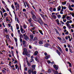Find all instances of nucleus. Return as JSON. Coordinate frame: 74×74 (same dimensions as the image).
Here are the masks:
<instances>
[{
  "label": "nucleus",
  "mask_w": 74,
  "mask_h": 74,
  "mask_svg": "<svg viewBox=\"0 0 74 74\" xmlns=\"http://www.w3.org/2000/svg\"><path fill=\"white\" fill-rule=\"evenodd\" d=\"M30 13L32 15V18L34 21H35L36 22H37V21L36 20V19H37V17H36V16H35V15L34 14V11L32 10V11H31Z\"/></svg>",
  "instance_id": "nucleus-1"
},
{
  "label": "nucleus",
  "mask_w": 74,
  "mask_h": 74,
  "mask_svg": "<svg viewBox=\"0 0 74 74\" xmlns=\"http://www.w3.org/2000/svg\"><path fill=\"white\" fill-rule=\"evenodd\" d=\"M37 20L38 22H39V23H40L41 22H42V20H41V19L40 17H38V18H37Z\"/></svg>",
  "instance_id": "nucleus-2"
},
{
  "label": "nucleus",
  "mask_w": 74,
  "mask_h": 74,
  "mask_svg": "<svg viewBox=\"0 0 74 74\" xmlns=\"http://www.w3.org/2000/svg\"><path fill=\"white\" fill-rule=\"evenodd\" d=\"M24 37L25 40L27 41H28V40H29V37H28L27 35H25V36Z\"/></svg>",
  "instance_id": "nucleus-3"
},
{
  "label": "nucleus",
  "mask_w": 74,
  "mask_h": 74,
  "mask_svg": "<svg viewBox=\"0 0 74 74\" xmlns=\"http://www.w3.org/2000/svg\"><path fill=\"white\" fill-rule=\"evenodd\" d=\"M53 67L55 68V69L57 70H58V67H59L58 66L54 64L53 65Z\"/></svg>",
  "instance_id": "nucleus-4"
},
{
  "label": "nucleus",
  "mask_w": 74,
  "mask_h": 74,
  "mask_svg": "<svg viewBox=\"0 0 74 74\" xmlns=\"http://www.w3.org/2000/svg\"><path fill=\"white\" fill-rule=\"evenodd\" d=\"M16 11H17L18 10H19V4H17V6H16Z\"/></svg>",
  "instance_id": "nucleus-5"
},
{
  "label": "nucleus",
  "mask_w": 74,
  "mask_h": 74,
  "mask_svg": "<svg viewBox=\"0 0 74 74\" xmlns=\"http://www.w3.org/2000/svg\"><path fill=\"white\" fill-rule=\"evenodd\" d=\"M29 54V52L28 51L25 52L24 51L23 53V55H27L28 54Z\"/></svg>",
  "instance_id": "nucleus-6"
},
{
  "label": "nucleus",
  "mask_w": 74,
  "mask_h": 74,
  "mask_svg": "<svg viewBox=\"0 0 74 74\" xmlns=\"http://www.w3.org/2000/svg\"><path fill=\"white\" fill-rule=\"evenodd\" d=\"M40 15L41 16V17H42V18L44 20H45V15H44L41 14H40Z\"/></svg>",
  "instance_id": "nucleus-7"
},
{
  "label": "nucleus",
  "mask_w": 74,
  "mask_h": 74,
  "mask_svg": "<svg viewBox=\"0 0 74 74\" xmlns=\"http://www.w3.org/2000/svg\"><path fill=\"white\" fill-rule=\"evenodd\" d=\"M69 8L71 11H73V9L71 8V6L70 5H69Z\"/></svg>",
  "instance_id": "nucleus-8"
},
{
  "label": "nucleus",
  "mask_w": 74,
  "mask_h": 74,
  "mask_svg": "<svg viewBox=\"0 0 74 74\" xmlns=\"http://www.w3.org/2000/svg\"><path fill=\"white\" fill-rule=\"evenodd\" d=\"M56 52L59 55V56H60L61 55V53L60 52V51H59L58 50H56Z\"/></svg>",
  "instance_id": "nucleus-9"
},
{
  "label": "nucleus",
  "mask_w": 74,
  "mask_h": 74,
  "mask_svg": "<svg viewBox=\"0 0 74 74\" xmlns=\"http://www.w3.org/2000/svg\"><path fill=\"white\" fill-rule=\"evenodd\" d=\"M51 17H52V18H54V19H56V16H55V15H51Z\"/></svg>",
  "instance_id": "nucleus-10"
},
{
  "label": "nucleus",
  "mask_w": 74,
  "mask_h": 74,
  "mask_svg": "<svg viewBox=\"0 0 74 74\" xmlns=\"http://www.w3.org/2000/svg\"><path fill=\"white\" fill-rule=\"evenodd\" d=\"M58 49H59V51L61 52V53H62V49L60 47H58Z\"/></svg>",
  "instance_id": "nucleus-11"
},
{
  "label": "nucleus",
  "mask_w": 74,
  "mask_h": 74,
  "mask_svg": "<svg viewBox=\"0 0 74 74\" xmlns=\"http://www.w3.org/2000/svg\"><path fill=\"white\" fill-rule=\"evenodd\" d=\"M49 58H50V55H48L45 57V59L47 60L48 59H49Z\"/></svg>",
  "instance_id": "nucleus-12"
},
{
  "label": "nucleus",
  "mask_w": 74,
  "mask_h": 74,
  "mask_svg": "<svg viewBox=\"0 0 74 74\" xmlns=\"http://www.w3.org/2000/svg\"><path fill=\"white\" fill-rule=\"evenodd\" d=\"M58 11H60V9H61V6H59L58 8Z\"/></svg>",
  "instance_id": "nucleus-13"
},
{
  "label": "nucleus",
  "mask_w": 74,
  "mask_h": 74,
  "mask_svg": "<svg viewBox=\"0 0 74 74\" xmlns=\"http://www.w3.org/2000/svg\"><path fill=\"white\" fill-rule=\"evenodd\" d=\"M56 21L57 22V25H60V23H59V21L58 19H57L56 20Z\"/></svg>",
  "instance_id": "nucleus-14"
},
{
  "label": "nucleus",
  "mask_w": 74,
  "mask_h": 74,
  "mask_svg": "<svg viewBox=\"0 0 74 74\" xmlns=\"http://www.w3.org/2000/svg\"><path fill=\"white\" fill-rule=\"evenodd\" d=\"M67 16V14H65L64 15H63L62 17V18L63 19H64Z\"/></svg>",
  "instance_id": "nucleus-15"
},
{
  "label": "nucleus",
  "mask_w": 74,
  "mask_h": 74,
  "mask_svg": "<svg viewBox=\"0 0 74 74\" xmlns=\"http://www.w3.org/2000/svg\"><path fill=\"white\" fill-rule=\"evenodd\" d=\"M16 26L17 30H18L19 29V25H18V24H16Z\"/></svg>",
  "instance_id": "nucleus-16"
},
{
  "label": "nucleus",
  "mask_w": 74,
  "mask_h": 74,
  "mask_svg": "<svg viewBox=\"0 0 74 74\" xmlns=\"http://www.w3.org/2000/svg\"><path fill=\"white\" fill-rule=\"evenodd\" d=\"M27 64L28 66L29 67H30V66H31L30 63H29V62H28V61H27Z\"/></svg>",
  "instance_id": "nucleus-17"
},
{
  "label": "nucleus",
  "mask_w": 74,
  "mask_h": 74,
  "mask_svg": "<svg viewBox=\"0 0 74 74\" xmlns=\"http://www.w3.org/2000/svg\"><path fill=\"white\" fill-rule=\"evenodd\" d=\"M32 72V70L30 69H29L28 70V73H29V74H31Z\"/></svg>",
  "instance_id": "nucleus-18"
},
{
  "label": "nucleus",
  "mask_w": 74,
  "mask_h": 74,
  "mask_svg": "<svg viewBox=\"0 0 74 74\" xmlns=\"http://www.w3.org/2000/svg\"><path fill=\"white\" fill-rule=\"evenodd\" d=\"M25 3L26 4V5L27 6V7H28V8H30V7H29V4H28V3H27V2L26 1L25 2Z\"/></svg>",
  "instance_id": "nucleus-19"
},
{
  "label": "nucleus",
  "mask_w": 74,
  "mask_h": 74,
  "mask_svg": "<svg viewBox=\"0 0 74 74\" xmlns=\"http://www.w3.org/2000/svg\"><path fill=\"white\" fill-rule=\"evenodd\" d=\"M0 12L2 16V17L3 19H4V16H3V12H2V11H0Z\"/></svg>",
  "instance_id": "nucleus-20"
},
{
  "label": "nucleus",
  "mask_w": 74,
  "mask_h": 74,
  "mask_svg": "<svg viewBox=\"0 0 74 74\" xmlns=\"http://www.w3.org/2000/svg\"><path fill=\"white\" fill-rule=\"evenodd\" d=\"M37 72L36 71H34V72H33V70H32V74H36Z\"/></svg>",
  "instance_id": "nucleus-21"
},
{
  "label": "nucleus",
  "mask_w": 74,
  "mask_h": 74,
  "mask_svg": "<svg viewBox=\"0 0 74 74\" xmlns=\"http://www.w3.org/2000/svg\"><path fill=\"white\" fill-rule=\"evenodd\" d=\"M30 37L31 39H33V38H34L33 34L31 35H30Z\"/></svg>",
  "instance_id": "nucleus-22"
},
{
  "label": "nucleus",
  "mask_w": 74,
  "mask_h": 74,
  "mask_svg": "<svg viewBox=\"0 0 74 74\" xmlns=\"http://www.w3.org/2000/svg\"><path fill=\"white\" fill-rule=\"evenodd\" d=\"M54 29L55 30H56V33H57V34H59V33L58 32V31L57 29H56V28H54Z\"/></svg>",
  "instance_id": "nucleus-23"
},
{
  "label": "nucleus",
  "mask_w": 74,
  "mask_h": 74,
  "mask_svg": "<svg viewBox=\"0 0 74 74\" xmlns=\"http://www.w3.org/2000/svg\"><path fill=\"white\" fill-rule=\"evenodd\" d=\"M57 18H58V19H60V18H61V15L60 14L57 15Z\"/></svg>",
  "instance_id": "nucleus-24"
},
{
  "label": "nucleus",
  "mask_w": 74,
  "mask_h": 74,
  "mask_svg": "<svg viewBox=\"0 0 74 74\" xmlns=\"http://www.w3.org/2000/svg\"><path fill=\"white\" fill-rule=\"evenodd\" d=\"M6 37L7 40H10V39L9 37V36L8 35H6Z\"/></svg>",
  "instance_id": "nucleus-25"
},
{
  "label": "nucleus",
  "mask_w": 74,
  "mask_h": 74,
  "mask_svg": "<svg viewBox=\"0 0 74 74\" xmlns=\"http://www.w3.org/2000/svg\"><path fill=\"white\" fill-rule=\"evenodd\" d=\"M39 44L40 45H42V44H43V42L41 41H39Z\"/></svg>",
  "instance_id": "nucleus-26"
},
{
  "label": "nucleus",
  "mask_w": 74,
  "mask_h": 74,
  "mask_svg": "<svg viewBox=\"0 0 74 74\" xmlns=\"http://www.w3.org/2000/svg\"><path fill=\"white\" fill-rule=\"evenodd\" d=\"M20 30L21 32H23V28H22V26H21L20 27Z\"/></svg>",
  "instance_id": "nucleus-27"
},
{
  "label": "nucleus",
  "mask_w": 74,
  "mask_h": 74,
  "mask_svg": "<svg viewBox=\"0 0 74 74\" xmlns=\"http://www.w3.org/2000/svg\"><path fill=\"white\" fill-rule=\"evenodd\" d=\"M38 51H35L34 53V55H37V53H38Z\"/></svg>",
  "instance_id": "nucleus-28"
},
{
  "label": "nucleus",
  "mask_w": 74,
  "mask_h": 74,
  "mask_svg": "<svg viewBox=\"0 0 74 74\" xmlns=\"http://www.w3.org/2000/svg\"><path fill=\"white\" fill-rule=\"evenodd\" d=\"M11 7L12 8L13 10H14V9H15V8H14V5H13V4H12Z\"/></svg>",
  "instance_id": "nucleus-29"
},
{
  "label": "nucleus",
  "mask_w": 74,
  "mask_h": 74,
  "mask_svg": "<svg viewBox=\"0 0 74 74\" xmlns=\"http://www.w3.org/2000/svg\"><path fill=\"white\" fill-rule=\"evenodd\" d=\"M2 9L3 10L2 11L3 13H4V12H6V11H5V10L3 8H2Z\"/></svg>",
  "instance_id": "nucleus-30"
},
{
  "label": "nucleus",
  "mask_w": 74,
  "mask_h": 74,
  "mask_svg": "<svg viewBox=\"0 0 74 74\" xmlns=\"http://www.w3.org/2000/svg\"><path fill=\"white\" fill-rule=\"evenodd\" d=\"M62 5H65V4H66V1H65L64 2H62Z\"/></svg>",
  "instance_id": "nucleus-31"
},
{
  "label": "nucleus",
  "mask_w": 74,
  "mask_h": 74,
  "mask_svg": "<svg viewBox=\"0 0 74 74\" xmlns=\"http://www.w3.org/2000/svg\"><path fill=\"white\" fill-rule=\"evenodd\" d=\"M28 21H29V23H30L32 22V18H31L30 19H29Z\"/></svg>",
  "instance_id": "nucleus-32"
},
{
  "label": "nucleus",
  "mask_w": 74,
  "mask_h": 74,
  "mask_svg": "<svg viewBox=\"0 0 74 74\" xmlns=\"http://www.w3.org/2000/svg\"><path fill=\"white\" fill-rule=\"evenodd\" d=\"M39 31L40 33V34H42V35H43V33H42V31L39 30Z\"/></svg>",
  "instance_id": "nucleus-33"
},
{
  "label": "nucleus",
  "mask_w": 74,
  "mask_h": 74,
  "mask_svg": "<svg viewBox=\"0 0 74 74\" xmlns=\"http://www.w3.org/2000/svg\"><path fill=\"white\" fill-rule=\"evenodd\" d=\"M27 49L26 48H24V51L25 52H27Z\"/></svg>",
  "instance_id": "nucleus-34"
},
{
  "label": "nucleus",
  "mask_w": 74,
  "mask_h": 74,
  "mask_svg": "<svg viewBox=\"0 0 74 74\" xmlns=\"http://www.w3.org/2000/svg\"><path fill=\"white\" fill-rule=\"evenodd\" d=\"M7 15V13H5L3 14V16H6Z\"/></svg>",
  "instance_id": "nucleus-35"
},
{
  "label": "nucleus",
  "mask_w": 74,
  "mask_h": 74,
  "mask_svg": "<svg viewBox=\"0 0 74 74\" xmlns=\"http://www.w3.org/2000/svg\"><path fill=\"white\" fill-rule=\"evenodd\" d=\"M37 40V38L36 37H35L34 39L33 40V41H35L36 40Z\"/></svg>",
  "instance_id": "nucleus-36"
},
{
  "label": "nucleus",
  "mask_w": 74,
  "mask_h": 74,
  "mask_svg": "<svg viewBox=\"0 0 74 74\" xmlns=\"http://www.w3.org/2000/svg\"><path fill=\"white\" fill-rule=\"evenodd\" d=\"M33 60H33V59H32L30 60L29 62L30 63H32V62H33Z\"/></svg>",
  "instance_id": "nucleus-37"
},
{
  "label": "nucleus",
  "mask_w": 74,
  "mask_h": 74,
  "mask_svg": "<svg viewBox=\"0 0 74 74\" xmlns=\"http://www.w3.org/2000/svg\"><path fill=\"white\" fill-rule=\"evenodd\" d=\"M70 14L72 16H73V17H74V13L73 12H72L71 13H70Z\"/></svg>",
  "instance_id": "nucleus-38"
},
{
  "label": "nucleus",
  "mask_w": 74,
  "mask_h": 74,
  "mask_svg": "<svg viewBox=\"0 0 74 74\" xmlns=\"http://www.w3.org/2000/svg\"><path fill=\"white\" fill-rule=\"evenodd\" d=\"M4 31H5V32H6V33L8 32V30H7V28H5V29L4 32Z\"/></svg>",
  "instance_id": "nucleus-39"
},
{
  "label": "nucleus",
  "mask_w": 74,
  "mask_h": 74,
  "mask_svg": "<svg viewBox=\"0 0 74 74\" xmlns=\"http://www.w3.org/2000/svg\"><path fill=\"white\" fill-rule=\"evenodd\" d=\"M54 74H58V71H55L54 72Z\"/></svg>",
  "instance_id": "nucleus-40"
},
{
  "label": "nucleus",
  "mask_w": 74,
  "mask_h": 74,
  "mask_svg": "<svg viewBox=\"0 0 74 74\" xmlns=\"http://www.w3.org/2000/svg\"><path fill=\"white\" fill-rule=\"evenodd\" d=\"M23 27H24V29H26V28L27 27V26L26 25H24L23 26Z\"/></svg>",
  "instance_id": "nucleus-41"
},
{
  "label": "nucleus",
  "mask_w": 74,
  "mask_h": 74,
  "mask_svg": "<svg viewBox=\"0 0 74 74\" xmlns=\"http://www.w3.org/2000/svg\"><path fill=\"white\" fill-rule=\"evenodd\" d=\"M57 27L58 30H59V31H61L62 30V29L58 27Z\"/></svg>",
  "instance_id": "nucleus-42"
},
{
  "label": "nucleus",
  "mask_w": 74,
  "mask_h": 74,
  "mask_svg": "<svg viewBox=\"0 0 74 74\" xmlns=\"http://www.w3.org/2000/svg\"><path fill=\"white\" fill-rule=\"evenodd\" d=\"M68 64H69L70 67H71V63H70L69 62H68Z\"/></svg>",
  "instance_id": "nucleus-43"
},
{
  "label": "nucleus",
  "mask_w": 74,
  "mask_h": 74,
  "mask_svg": "<svg viewBox=\"0 0 74 74\" xmlns=\"http://www.w3.org/2000/svg\"><path fill=\"white\" fill-rule=\"evenodd\" d=\"M2 3H3V4H4V5H5V2H4V1L3 0H2Z\"/></svg>",
  "instance_id": "nucleus-44"
},
{
  "label": "nucleus",
  "mask_w": 74,
  "mask_h": 74,
  "mask_svg": "<svg viewBox=\"0 0 74 74\" xmlns=\"http://www.w3.org/2000/svg\"><path fill=\"white\" fill-rule=\"evenodd\" d=\"M32 67L33 68H34L36 67V65H32Z\"/></svg>",
  "instance_id": "nucleus-45"
},
{
  "label": "nucleus",
  "mask_w": 74,
  "mask_h": 74,
  "mask_svg": "<svg viewBox=\"0 0 74 74\" xmlns=\"http://www.w3.org/2000/svg\"><path fill=\"white\" fill-rule=\"evenodd\" d=\"M23 12H25V11L26 12V9L24 8L23 9Z\"/></svg>",
  "instance_id": "nucleus-46"
},
{
  "label": "nucleus",
  "mask_w": 74,
  "mask_h": 74,
  "mask_svg": "<svg viewBox=\"0 0 74 74\" xmlns=\"http://www.w3.org/2000/svg\"><path fill=\"white\" fill-rule=\"evenodd\" d=\"M30 23V26H31V27H33L34 26L33 24H32V23Z\"/></svg>",
  "instance_id": "nucleus-47"
},
{
  "label": "nucleus",
  "mask_w": 74,
  "mask_h": 74,
  "mask_svg": "<svg viewBox=\"0 0 74 74\" xmlns=\"http://www.w3.org/2000/svg\"><path fill=\"white\" fill-rule=\"evenodd\" d=\"M57 38H58V40H62V39L61 38L59 37H57Z\"/></svg>",
  "instance_id": "nucleus-48"
},
{
  "label": "nucleus",
  "mask_w": 74,
  "mask_h": 74,
  "mask_svg": "<svg viewBox=\"0 0 74 74\" xmlns=\"http://www.w3.org/2000/svg\"><path fill=\"white\" fill-rule=\"evenodd\" d=\"M62 9L61 10V11L62 12L63 11V7L62 6Z\"/></svg>",
  "instance_id": "nucleus-49"
},
{
  "label": "nucleus",
  "mask_w": 74,
  "mask_h": 74,
  "mask_svg": "<svg viewBox=\"0 0 74 74\" xmlns=\"http://www.w3.org/2000/svg\"><path fill=\"white\" fill-rule=\"evenodd\" d=\"M2 25H3L4 27H5V25H4V23H2Z\"/></svg>",
  "instance_id": "nucleus-50"
},
{
  "label": "nucleus",
  "mask_w": 74,
  "mask_h": 74,
  "mask_svg": "<svg viewBox=\"0 0 74 74\" xmlns=\"http://www.w3.org/2000/svg\"><path fill=\"white\" fill-rule=\"evenodd\" d=\"M49 10L50 11L52 12V8H49Z\"/></svg>",
  "instance_id": "nucleus-51"
},
{
  "label": "nucleus",
  "mask_w": 74,
  "mask_h": 74,
  "mask_svg": "<svg viewBox=\"0 0 74 74\" xmlns=\"http://www.w3.org/2000/svg\"><path fill=\"white\" fill-rule=\"evenodd\" d=\"M25 43H26V41L25 40H24L23 41V44H25Z\"/></svg>",
  "instance_id": "nucleus-52"
},
{
  "label": "nucleus",
  "mask_w": 74,
  "mask_h": 74,
  "mask_svg": "<svg viewBox=\"0 0 74 74\" xmlns=\"http://www.w3.org/2000/svg\"><path fill=\"white\" fill-rule=\"evenodd\" d=\"M40 25H43V22H42H42H40Z\"/></svg>",
  "instance_id": "nucleus-53"
},
{
  "label": "nucleus",
  "mask_w": 74,
  "mask_h": 74,
  "mask_svg": "<svg viewBox=\"0 0 74 74\" xmlns=\"http://www.w3.org/2000/svg\"><path fill=\"white\" fill-rule=\"evenodd\" d=\"M32 46H31V45H29V49H32Z\"/></svg>",
  "instance_id": "nucleus-54"
},
{
  "label": "nucleus",
  "mask_w": 74,
  "mask_h": 74,
  "mask_svg": "<svg viewBox=\"0 0 74 74\" xmlns=\"http://www.w3.org/2000/svg\"><path fill=\"white\" fill-rule=\"evenodd\" d=\"M69 49V51L70 52H71V53H73V51H72L71 50V49Z\"/></svg>",
  "instance_id": "nucleus-55"
},
{
  "label": "nucleus",
  "mask_w": 74,
  "mask_h": 74,
  "mask_svg": "<svg viewBox=\"0 0 74 74\" xmlns=\"http://www.w3.org/2000/svg\"><path fill=\"white\" fill-rule=\"evenodd\" d=\"M48 71L49 73H51V70L50 69H49L48 70Z\"/></svg>",
  "instance_id": "nucleus-56"
},
{
  "label": "nucleus",
  "mask_w": 74,
  "mask_h": 74,
  "mask_svg": "<svg viewBox=\"0 0 74 74\" xmlns=\"http://www.w3.org/2000/svg\"><path fill=\"white\" fill-rule=\"evenodd\" d=\"M65 50L66 51V52H68L69 50H68V48H65Z\"/></svg>",
  "instance_id": "nucleus-57"
},
{
  "label": "nucleus",
  "mask_w": 74,
  "mask_h": 74,
  "mask_svg": "<svg viewBox=\"0 0 74 74\" xmlns=\"http://www.w3.org/2000/svg\"><path fill=\"white\" fill-rule=\"evenodd\" d=\"M25 71H27V67H25Z\"/></svg>",
  "instance_id": "nucleus-58"
},
{
  "label": "nucleus",
  "mask_w": 74,
  "mask_h": 74,
  "mask_svg": "<svg viewBox=\"0 0 74 74\" xmlns=\"http://www.w3.org/2000/svg\"><path fill=\"white\" fill-rule=\"evenodd\" d=\"M44 55H45V56H47L48 54H47V53L46 52H45L44 53Z\"/></svg>",
  "instance_id": "nucleus-59"
},
{
  "label": "nucleus",
  "mask_w": 74,
  "mask_h": 74,
  "mask_svg": "<svg viewBox=\"0 0 74 74\" xmlns=\"http://www.w3.org/2000/svg\"><path fill=\"white\" fill-rule=\"evenodd\" d=\"M15 66L16 67V69H18V65H17V64L15 65Z\"/></svg>",
  "instance_id": "nucleus-60"
},
{
  "label": "nucleus",
  "mask_w": 74,
  "mask_h": 74,
  "mask_svg": "<svg viewBox=\"0 0 74 74\" xmlns=\"http://www.w3.org/2000/svg\"><path fill=\"white\" fill-rule=\"evenodd\" d=\"M27 56H28V57H30V54H28L27 55Z\"/></svg>",
  "instance_id": "nucleus-61"
},
{
  "label": "nucleus",
  "mask_w": 74,
  "mask_h": 74,
  "mask_svg": "<svg viewBox=\"0 0 74 74\" xmlns=\"http://www.w3.org/2000/svg\"><path fill=\"white\" fill-rule=\"evenodd\" d=\"M2 72H3V73H5V71H4V70H2Z\"/></svg>",
  "instance_id": "nucleus-62"
},
{
  "label": "nucleus",
  "mask_w": 74,
  "mask_h": 74,
  "mask_svg": "<svg viewBox=\"0 0 74 74\" xmlns=\"http://www.w3.org/2000/svg\"><path fill=\"white\" fill-rule=\"evenodd\" d=\"M47 62H48V63H50L51 61H50V60H48L47 61Z\"/></svg>",
  "instance_id": "nucleus-63"
},
{
  "label": "nucleus",
  "mask_w": 74,
  "mask_h": 74,
  "mask_svg": "<svg viewBox=\"0 0 74 74\" xmlns=\"http://www.w3.org/2000/svg\"><path fill=\"white\" fill-rule=\"evenodd\" d=\"M18 34H20V30H18Z\"/></svg>",
  "instance_id": "nucleus-64"
}]
</instances>
